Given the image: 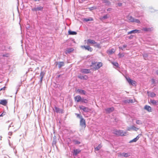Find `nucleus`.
<instances>
[{"label":"nucleus","instance_id":"obj_1","mask_svg":"<svg viewBox=\"0 0 158 158\" xmlns=\"http://www.w3.org/2000/svg\"><path fill=\"white\" fill-rule=\"evenodd\" d=\"M127 20L128 22H135L136 23H140V21L137 19H135L132 16L128 15L127 17Z\"/></svg>","mask_w":158,"mask_h":158},{"label":"nucleus","instance_id":"obj_2","mask_svg":"<svg viewBox=\"0 0 158 158\" xmlns=\"http://www.w3.org/2000/svg\"><path fill=\"white\" fill-rule=\"evenodd\" d=\"M92 64L94 65L95 66L93 68V69L94 70H98L99 69L102 65V64L101 62H98L97 64L96 63L92 62Z\"/></svg>","mask_w":158,"mask_h":158},{"label":"nucleus","instance_id":"obj_3","mask_svg":"<svg viewBox=\"0 0 158 158\" xmlns=\"http://www.w3.org/2000/svg\"><path fill=\"white\" fill-rule=\"evenodd\" d=\"M114 133L117 135H120V136H123L125 135H124V133L125 134H126V132H124V133L123 132V131L122 130H114V131L113 132Z\"/></svg>","mask_w":158,"mask_h":158},{"label":"nucleus","instance_id":"obj_4","mask_svg":"<svg viewBox=\"0 0 158 158\" xmlns=\"http://www.w3.org/2000/svg\"><path fill=\"white\" fill-rule=\"evenodd\" d=\"M126 79L129 84L133 86L136 85V82L131 79L129 77H126Z\"/></svg>","mask_w":158,"mask_h":158},{"label":"nucleus","instance_id":"obj_5","mask_svg":"<svg viewBox=\"0 0 158 158\" xmlns=\"http://www.w3.org/2000/svg\"><path fill=\"white\" fill-rule=\"evenodd\" d=\"M79 108L81 110H82L85 112H88L91 110L90 109L87 107H85L83 106H79Z\"/></svg>","mask_w":158,"mask_h":158},{"label":"nucleus","instance_id":"obj_6","mask_svg":"<svg viewBox=\"0 0 158 158\" xmlns=\"http://www.w3.org/2000/svg\"><path fill=\"white\" fill-rule=\"evenodd\" d=\"M150 54H147L146 53H144L143 54V57L144 59L145 60H150L151 59H152V57H150Z\"/></svg>","mask_w":158,"mask_h":158},{"label":"nucleus","instance_id":"obj_7","mask_svg":"<svg viewBox=\"0 0 158 158\" xmlns=\"http://www.w3.org/2000/svg\"><path fill=\"white\" fill-rule=\"evenodd\" d=\"M80 125L82 127H85V121L84 118H82L81 119L80 121Z\"/></svg>","mask_w":158,"mask_h":158},{"label":"nucleus","instance_id":"obj_8","mask_svg":"<svg viewBox=\"0 0 158 158\" xmlns=\"http://www.w3.org/2000/svg\"><path fill=\"white\" fill-rule=\"evenodd\" d=\"M80 72L83 73L87 74L90 73V70L87 69H81Z\"/></svg>","mask_w":158,"mask_h":158},{"label":"nucleus","instance_id":"obj_9","mask_svg":"<svg viewBox=\"0 0 158 158\" xmlns=\"http://www.w3.org/2000/svg\"><path fill=\"white\" fill-rule=\"evenodd\" d=\"M78 77L81 79L84 80H86L88 79V77L87 75L81 76V75H79L78 76Z\"/></svg>","mask_w":158,"mask_h":158},{"label":"nucleus","instance_id":"obj_10","mask_svg":"<svg viewBox=\"0 0 158 158\" xmlns=\"http://www.w3.org/2000/svg\"><path fill=\"white\" fill-rule=\"evenodd\" d=\"M140 31L139 30L135 29V30H132L128 32L127 34H134V33H140Z\"/></svg>","mask_w":158,"mask_h":158},{"label":"nucleus","instance_id":"obj_11","mask_svg":"<svg viewBox=\"0 0 158 158\" xmlns=\"http://www.w3.org/2000/svg\"><path fill=\"white\" fill-rule=\"evenodd\" d=\"M81 98L80 95H77L74 97L75 101L77 102L81 101Z\"/></svg>","mask_w":158,"mask_h":158},{"label":"nucleus","instance_id":"obj_12","mask_svg":"<svg viewBox=\"0 0 158 158\" xmlns=\"http://www.w3.org/2000/svg\"><path fill=\"white\" fill-rule=\"evenodd\" d=\"M74 50L73 48H68L66 50L65 53L66 54L69 53L73 52Z\"/></svg>","mask_w":158,"mask_h":158},{"label":"nucleus","instance_id":"obj_13","mask_svg":"<svg viewBox=\"0 0 158 158\" xmlns=\"http://www.w3.org/2000/svg\"><path fill=\"white\" fill-rule=\"evenodd\" d=\"M144 109L147 110L149 112H151L152 111V109L151 107L148 105H145L144 107Z\"/></svg>","mask_w":158,"mask_h":158},{"label":"nucleus","instance_id":"obj_14","mask_svg":"<svg viewBox=\"0 0 158 158\" xmlns=\"http://www.w3.org/2000/svg\"><path fill=\"white\" fill-rule=\"evenodd\" d=\"M105 110L106 111V112L108 113H110L112 112L114 110V108L113 107H112L110 108H106Z\"/></svg>","mask_w":158,"mask_h":158},{"label":"nucleus","instance_id":"obj_15","mask_svg":"<svg viewBox=\"0 0 158 158\" xmlns=\"http://www.w3.org/2000/svg\"><path fill=\"white\" fill-rule=\"evenodd\" d=\"M77 92L80 94L85 95L86 92L84 90L78 89L77 90Z\"/></svg>","mask_w":158,"mask_h":158},{"label":"nucleus","instance_id":"obj_16","mask_svg":"<svg viewBox=\"0 0 158 158\" xmlns=\"http://www.w3.org/2000/svg\"><path fill=\"white\" fill-rule=\"evenodd\" d=\"M7 103V102L6 100H1L0 101V104L5 106Z\"/></svg>","mask_w":158,"mask_h":158},{"label":"nucleus","instance_id":"obj_17","mask_svg":"<svg viewBox=\"0 0 158 158\" xmlns=\"http://www.w3.org/2000/svg\"><path fill=\"white\" fill-rule=\"evenodd\" d=\"M81 152V150L79 149H76L74 150L73 155L77 156Z\"/></svg>","mask_w":158,"mask_h":158},{"label":"nucleus","instance_id":"obj_18","mask_svg":"<svg viewBox=\"0 0 158 158\" xmlns=\"http://www.w3.org/2000/svg\"><path fill=\"white\" fill-rule=\"evenodd\" d=\"M87 43L88 44H94V43H96L95 41L93 40L88 39L87 41Z\"/></svg>","mask_w":158,"mask_h":158},{"label":"nucleus","instance_id":"obj_19","mask_svg":"<svg viewBox=\"0 0 158 158\" xmlns=\"http://www.w3.org/2000/svg\"><path fill=\"white\" fill-rule=\"evenodd\" d=\"M115 51L114 49L112 48L110 50H107V52L109 55H111L114 53Z\"/></svg>","mask_w":158,"mask_h":158},{"label":"nucleus","instance_id":"obj_20","mask_svg":"<svg viewBox=\"0 0 158 158\" xmlns=\"http://www.w3.org/2000/svg\"><path fill=\"white\" fill-rule=\"evenodd\" d=\"M83 47H84L86 50H88L90 52H91L93 50L92 48L89 46H84Z\"/></svg>","mask_w":158,"mask_h":158},{"label":"nucleus","instance_id":"obj_21","mask_svg":"<svg viewBox=\"0 0 158 158\" xmlns=\"http://www.w3.org/2000/svg\"><path fill=\"white\" fill-rule=\"evenodd\" d=\"M139 135H138L137 136H136V137L134 138L132 140L130 141L129 142V143H131L132 142H136L139 138Z\"/></svg>","mask_w":158,"mask_h":158},{"label":"nucleus","instance_id":"obj_22","mask_svg":"<svg viewBox=\"0 0 158 158\" xmlns=\"http://www.w3.org/2000/svg\"><path fill=\"white\" fill-rule=\"evenodd\" d=\"M150 102L153 105H157L158 103V101L154 100L151 99Z\"/></svg>","mask_w":158,"mask_h":158},{"label":"nucleus","instance_id":"obj_23","mask_svg":"<svg viewBox=\"0 0 158 158\" xmlns=\"http://www.w3.org/2000/svg\"><path fill=\"white\" fill-rule=\"evenodd\" d=\"M110 17V16L108 14H106L105 15H104L102 17L100 18V19L101 20H103L105 19H106L108 18H109Z\"/></svg>","mask_w":158,"mask_h":158},{"label":"nucleus","instance_id":"obj_24","mask_svg":"<svg viewBox=\"0 0 158 158\" xmlns=\"http://www.w3.org/2000/svg\"><path fill=\"white\" fill-rule=\"evenodd\" d=\"M102 2L103 3H105L106 5H110L111 4L109 0H102Z\"/></svg>","mask_w":158,"mask_h":158},{"label":"nucleus","instance_id":"obj_25","mask_svg":"<svg viewBox=\"0 0 158 158\" xmlns=\"http://www.w3.org/2000/svg\"><path fill=\"white\" fill-rule=\"evenodd\" d=\"M120 155L124 156L125 157H127L130 156L129 153H123L121 154Z\"/></svg>","mask_w":158,"mask_h":158},{"label":"nucleus","instance_id":"obj_26","mask_svg":"<svg viewBox=\"0 0 158 158\" xmlns=\"http://www.w3.org/2000/svg\"><path fill=\"white\" fill-rule=\"evenodd\" d=\"M151 82L152 84L154 85V86H156V84L158 82L157 81H156L154 79H151Z\"/></svg>","mask_w":158,"mask_h":158},{"label":"nucleus","instance_id":"obj_27","mask_svg":"<svg viewBox=\"0 0 158 158\" xmlns=\"http://www.w3.org/2000/svg\"><path fill=\"white\" fill-rule=\"evenodd\" d=\"M64 65V63L63 62H60L58 63V66L59 68H60L62 66Z\"/></svg>","mask_w":158,"mask_h":158},{"label":"nucleus","instance_id":"obj_28","mask_svg":"<svg viewBox=\"0 0 158 158\" xmlns=\"http://www.w3.org/2000/svg\"><path fill=\"white\" fill-rule=\"evenodd\" d=\"M44 8L43 7L41 6H39L36 7L37 11H42L43 10Z\"/></svg>","mask_w":158,"mask_h":158},{"label":"nucleus","instance_id":"obj_29","mask_svg":"<svg viewBox=\"0 0 158 158\" xmlns=\"http://www.w3.org/2000/svg\"><path fill=\"white\" fill-rule=\"evenodd\" d=\"M69 34L71 35H76L77 33L76 31H72L71 30H69L68 31Z\"/></svg>","mask_w":158,"mask_h":158},{"label":"nucleus","instance_id":"obj_30","mask_svg":"<svg viewBox=\"0 0 158 158\" xmlns=\"http://www.w3.org/2000/svg\"><path fill=\"white\" fill-rule=\"evenodd\" d=\"M152 28H143V30L145 31H152Z\"/></svg>","mask_w":158,"mask_h":158},{"label":"nucleus","instance_id":"obj_31","mask_svg":"<svg viewBox=\"0 0 158 158\" xmlns=\"http://www.w3.org/2000/svg\"><path fill=\"white\" fill-rule=\"evenodd\" d=\"M88 100L85 99H84L83 98H81V102L82 103H87L88 102Z\"/></svg>","mask_w":158,"mask_h":158},{"label":"nucleus","instance_id":"obj_32","mask_svg":"<svg viewBox=\"0 0 158 158\" xmlns=\"http://www.w3.org/2000/svg\"><path fill=\"white\" fill-rule=\"evenodd\" d=\"M93 20V19L92 18H84V21L87 22L89 21H92Z\"/></svg>","mask_w":158,"mask_h":158},{"label":"nucleus","instance_id":"obj_33","mask_svg":"<svg viewBox=\"0 0 158 158\" xmlns=\"http://www.w3.org/2000/svg\"><path fill=\"white\" fill-rule=\"evenodd\" d=\"M102 147V146L100 144H99L97 147L95 148V150L98 151Z\"/></svg>","mask_w":158,"mask_h":158},{"label":"nucleus","instance_id":"obj_34","mask_svg":"<svg viewBox=\"0 0 158 158\" xmlns=\"http://www.w3.org/2000/svg\"><path fill=\"white\" fill-rule=\"evenodd\" d=\"M156 96V94L153 92H151L150 94V96L151 97H154Z\"/></svg>","mask_w":158,"mask_h":158},{"label":"nucleus","instance_id":"obj_35","mask_svg":"<svg viewBox=\"0 0 158 158\" xmlns=\"http://www.w3.org/2000/svg\"><path fill=\"white\" fill-rule=\"evenodd\" d=\"M131 128L132 130L135 131H137L139 129L138 128L136 127H135L134 126H131Z\"/></svg>","mask_w":158,"mask_h":158},{"label":"nucleus","instance_id":"obj_36","mask_svg":"<svg viewBox=\"0 0 158 158\" xmlns=\"http://www.w3.org/2000/svg\"><path fill=\"white\" fill-rule=\"evenodd\" d=\"M125 103H131L133 102V100L132 99H129L128 100H125Z\"/></svg>","mask_w":158,"mask_h":158},{"label":"nucleus","instance_id":"obj_37","mask_svg":"<svg viewBox=\"0 0 158 158\" xmlns=\"http://www.w3.org/2000/svg\"><path fill=\"white\" fill-rule=\"evenodd\" d=\"M136 123L137 124L139 125H141L142 124V121L140 120H137Z\"/></svg>","mask_w":158,"mask_h":158},{"label":"nucleus","instance_id":"obj_38","mask_svg":"<svg viewBox=\"0 0 158 158\" xmlns=\"http://www.w3.org/2000/svg\"><path fill=\"white\" fill-rule=\"evenodd\" d=\"M93 44H94V46L96 47L97 48H99L100 47V44L96 42V43H94Z\"/></svg>","mask_w":158,"mask_h":158},{"label":"nucleus","instance_id":"obj_39","mask_svg":"<svg viewBox=\"0 0 158 158\" xmlns=\"http://www.w3.org/2000/svg\"><path fill=\"white\" fill-rule=\"evenodd\" d=\"M127 47V45L126 44H124L123 46L122 47H119V48L121 49L122 50H123V48H126Z\"/></svg>","mask_w":158,"mask_h":158},{"label":"nucleus","instance_id":"obj_40","mask_svg":"<svg viewBox=\"0 0 158 158\" xmlns=\"http://www.w3.org/2000/svg\"><path fill=\"white\" fill-rule=\"evenodd\" d=\"M55 111L57 113L60 112V109L59 108L57 107H55Z\"/></svg>","mask_w":158,"mask_h":158},{"label":"nucleus","instance_id":"obj_41","mask_svg":"<svg viewBox=\"0 0 158 158\" xmlns=\"http://www.w3.org/2000/svg\"><path fill=\"white\" fill-rule=\"evenodd\" d=\"M44 74L43 72H41L40 75V77H41V78L40 80V81L41 82L42 80V79L43 78Z\"/></svg>","mask_w":158,"mask_h":158},{"label":"nucleus","instance_id":"obj_42","mask_svg":"<svg viewBox=\"0 0 158 158\" xmlns=\"http://www.w3.org/2000/svg\"><path fill=\"white\" fill-rule=\"evenodd\" d=\"M73 142L75 144H78L80 143V142L79 141L76 140H74Z\"/></svg>","mask_w":158,"mask_h":158},{"label":"nucleus","instance_id":"obj_43","mask_svg":"<svg viewBox=\"0 0 158 158\" xmlns=\"http://www.w3.org/2000/svg\"><path fill=\"white\" fill-rule=\"evenodd\" d=\"M112 63L114 66L117 67H118V63L115 62H112Z\"/></svg>","mask_w":158,"mask_h":158},{"label":"nucleus","instance_id":"obj_44","mask_svg":"<svg viewBox=\"0 0 158 158\" xmlns=\"http://www.w3.org/2000/svg\"><path fill=\"white\" fill-rule=\"evenodd\" d=\"M76 115L77 118H79L80 119L82 118V116H81L80 114H75Z\"/></svg>","mask_w":158,"mask_h":158},{"label":"nucleus","instance_id":"obj_45","mask_svg":"<svg viewBox=\"0 0 158 158\" xmlns=\"http://www.w3.org/2000/svg\"><path fill=\"white\" fill-rule=\"evenodd\" d=\"M6 113L5 112H3L0 115V117L3 116L5 115Z\"/></svg>","mask_w":158,"mask_h":158},{"label":"nucleus","instance_id":"obj_46","mask_svg":"<svg viewBox=\"0 0 158 158\" xmlns=\"http://www.w3.org/2000/svg\"><path fill=\"white\" fill-rule=\"evenodd\" d=\"M32 11H37L36 7L32 9Z\"/></svg>","mask_w":158,"mask_h":158},{"label":"nucleus","instance_id":"obj_47","mask_svg":"<svg viewBox=\"0 0 158 158\" xmlns=\"http://www.w3.org/2000/svg\"><path fill=\"white\" fill-rule=\"evenodd\" d=\"M95 8L93 7H91L90 8H89V9L90 10H93L94 9H95Z\"/></svg>","mask_w":158,"mask_h":158},{"label":"nucleus","instance_id":"obj_48","mask_svg":"<svg viewBox=\"0 0 158 158\" xmlns=\"http://www.w3.org/2000/svg\"><path fill=\"white\" fill-rule=\"evenodd\" d=\"M111 10L112 9L111 8H109L107 10L108 11H111Z\"/></svg>","mask_w":158,"mask_h":158},{"label":"nucleus","instance_id":"obj_49","mask_svg":"<svg viewBox=\"0 0 158 158\" xmlns=\"http://www.w3.org/2000/svg\"><path fill=\"white\" fill-rule=\"evenodd\" d=\"M8 54H6V55L5 54H4V55H3V56H4V57H8Z\"/></svg>","mask_w":158,"mask_h":158},{"label":"nucleus","instance_id":"obj_50","mask_svg":"<svg viewBox=\"0 0 158 158\" xmlns=\"http://www.w3.org/2000/svg\"><path fill=\"white\" fill-rule=\"evenodd\" d=\"M132 130V128H131V127H128V128H127V130L128 131H131V130Z\"/></svg>","mask_w":158,"mask_h":158},{"label":"nucleus","instance_id":"obj_51","mask_svg":"<svg viewBox=\"0 0 158 158\" xmlns=\"http://www.w3.org/2000/svg\"><path fill=\"white\" fill-rule=\"evenodd\" d=\"M118 5L119 6H121L122 5V3H118Z\"/></svg>","mask_w":158,"mask_h":158},{"label":"nucleus","instance_id":"obj_52","mask_svg":"<svg viewBox=\"0 0 158 158\" xmlns=\"http://www.w3.org/2000/svg\"><path fill=\"white\" fill-rule=\"evenodd\" d=\"M13 127V124L12 123H11L9 125V128L10 127Z\"/></svg>","mask_w":158,"mask_h":158},{"label":"nucleus","instance_id":"obj_53","mask_svg":"<svg viewBox=\"0 0 158 158\" xmlns=\"http://www.w3.org/2000/svg\"><path fill=\"white\" fill-rule=\"evenodd\" d=\"M156 73L157 75H158V70L156 71Z\"/></svg>","mask_w":158,"mask_h":158},{"label":"nucleus","instance_id":"obj_54","mask_svg":"<svg viewBox=\"0 0 158 158\" xmlns=\"http://www.w3.org/2000/svg\"><path fill=\"white\" fill-rule=\"evenodd\" d=\"M5 87H3L2 88H1V90H4L5 89Z\"/></svg>","mask_w":158,"mask_h":158},{"label":"nucleus","instance_id":"obj_55","mask_svg":"<svg viewBox=\"0 0 158 158\" xmlns=\"http://www.w3.org/2000/svg\"><path fill=\"white\" fill-rule=\"evenodd\" d=\"M150 56L151 57H152V58H153V57L151 55V54H150Z\"/></svg>","mask_w":158,"mask_h":158},{"label":"nucleus","instance_id":"obj_56","mask_svg":"<svg viewBox=\"0 0 158 158\" xmlns=\"http://www.w3.org/2000/svg\"><path fill=\"white\" fill-rule=\"evenodd\" d=\"M40 0H34L35 1H40Z\"/></svg>","mask_w":158,"mask_h":158},{"label":"nucleus","instance_id":"obj_57","mask_svg":"<svg viewBox=\"0 0 158 158\" xmlns=\"http://www.w3.org/2000/svg\"><path fill=\"white\" fill-rule=\"evenodd\" d=\"M131 36L129 38H131Z\"/></svg>","mask_w":158,"mask_h":158},{"label":"nucleus","instance_id":"obj_58","mask_svg":"<svg viewBox=\"0 0 158 158\" xmlns=\"http://www.w3.org/2000/svg\"><path fill=\"white\" fill-rule=\"evenodd\" d=\"M9 135H10V132H9Z\"/></svg>","mask_w":158,"mask_h":158},{"label":"nucleus","instance_id":"obj_59","mask_svg":"<svg viewBox=\"0 0 158 158\" xmlns=\"http://www.w3.org/2000/svg\"><path fill=\"white\" fill-rule=\"evenodd\" d=\"M9 135H10V132H9Z\"/></svg>","mask_w":158,"mask_h":158},{"label":"nucleus","instance_id":"obj_60","mask_svg":"<svg viewBox=\"0 0 158 158\" xmlns=\"http://www.w3.org/2000/svg\"><path fill=\"white\" fill-rule=\"evenodd\" d=\"M139 16H137V17H139Z\"/></svg>","mask_w":158,"mask_h":158}]
</instances>
